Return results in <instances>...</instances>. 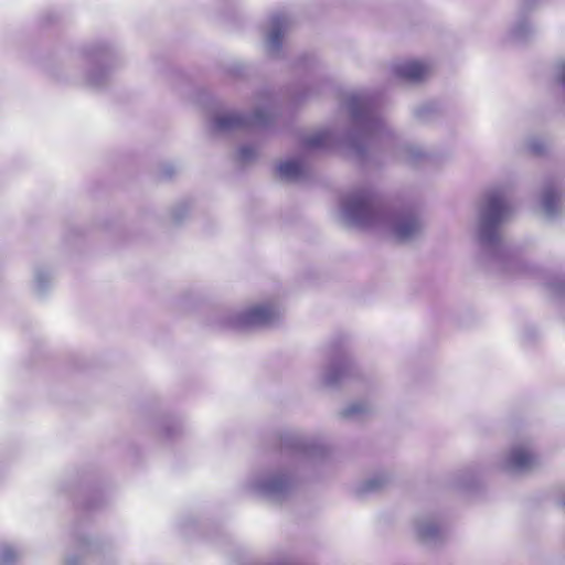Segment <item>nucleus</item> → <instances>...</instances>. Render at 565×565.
<instances>
[{"label":"nucleus","mask_w":565,"mask_h":565,"mask_svg":"<svg viewBox=\"0 0 565 565\" xmlns=\"http://www.w3.org/2000/svg\"><path fill=\"white\" fill-rule=\"evenodd\" d=\"M329 138V135L327 132H320L307 140V146L309 147H318L323 146Z\"/></svg>","instance_id":"nucleus-9"},{"label":"nucleus","mask_w":565,"mask_h":565,"mask_svg":"<svg viewBox=\"0 0 565 565\" xmlns=\"http://www.w3.org/2000/svg\"><path fill=\"white\" fill-rule=\"evenodd\" d=\"M396 73L401 78L418 82L426 77L429 67L418 61H408L396 67Z\"/></svg>","instance_id":"nucleus-4"},{"label":"nucleus","mask_w":565,"mask_h":565,"mask_svg":"<svg viewBox=\"0 0 565 565\" xmlns=\"http://www.w3.org/2000/svg\"><path fill=\"white\" fill-rule=\"evenodd\" d=\"M561 82L563 85H565V65L563 66L562 75H561Z\"/></svg>","instance_id":"nucleus-13"},{"label":"nucleus","mask_w":565,"mask_h":565,"mask_svg":"<svg viewBox=\"0 0 565 565\" xmlns=\"http://www.w3.org/2000/svg\"><path fill=\"white\" fill-rule=\"evenodd\" d=\"M419 231V224L413 216H404L399 218L395 225V235L399 241L411 238Z\"/></svg>","instance_id":"nucleus-6"},{"label":"nucleus","mask_w":565,"mask_h":565,"mask_svg":"<svg viewBox=\"0 0 565 565\" xmlns=\"http://www.w3.org/2000/svg\"><path fill=\"white\" fill-rule=\"evenodd\" d=\"M535 462L534 456L525 447H515L512 449L509 465L514 470H526Z\"/></svg>","instance_id":"nucleus-5"},{"label":"nucleus","mask_w":565,"mask_h":565,"mask_svg":"<svg viewBox=\"0 0 565 565\" xmlns=\"http://www.w3.org/2000/svg\"><path fill=\"white\" fill-rule=\"evenodd\" d=\"M244 125V118L237 114H226L217 118V126L222 129L235 128Z\"/></svg>","instance_id":"nucleus-8"},{"label":"nucleus","mask_w":565,"mask_h":565,"mask_svg":"<svg viewBox=\"0 0 565 565\" xmlns=\"http://www.w3.org/2000/svg\"><path fill=\"white\" fill-rule=\"evenodd\" d=\"M345 209L350 216L361 224H366L379 215L375 196L364 190L351 194L345 202Z\"/></svg>","instance_id":"nucleus-1"},{"label":"nucleus","mask_w":565,"mask_h":565,"mask_svg":"<svg viewBox=\"0 0 565 565\" xmlns=\"http://www.w3.org/2000/svg\"><path fill=\"white\" fill-rule=\"evenodd\" d=\"M544 206L547 212H552L554 207V196L551 194H546L544 199Z\"/></svg>","instance_id":"nucleus-11"},{"label":"nucleus","mask_w":565,"mask_h":565,"mask_svg":"<svg viewBox=\"0 0 565 565\" xmlns=\"http://www.w3.org/2000/svg\"><path fill=\"white\" fill-rule=\"evenodd\" d=\"M302 168L298 161H286L279 164L278 172L284 179H296L301 174Z\"/></svg>","instance_id":"nucleus-7"},{"label":"nucleus","mask_w":565,"mask_h":565,"mask_svg":"<svg viewBox=\"0 0 565 565\" xmlns=\"http://www.w3.org/2000/svg\"><path fill=\"white\" fill-rule=\"evenodd\" d=\"M275 311L270 306H256L247 310L241 318L243 326H264L273 321Z\"/></svg>","instance_id":"nucleus-3"},{"label":"nucleus","mask_w":565,"mask_h":565,"mask_svg":"<svg viewBox=\"0 0 565 565\" xmlns=\"http://www.w3.org/2000/svg\"><path fill=\"white\" fill-rule=\"evenodd\" d=\"M242 157L247 158V149H242Z\"/></svg>","instance_id":"nucleus-14"},{"label":"nucleus","mask_w":565,"mask_h":565,"mask_svg":"<svg viewBox=\"0 0 565 565\" xmlns=\"http://www.w3.org/2000/svg\"><path fill=\"white\" fill-rule=\"evenodd\" d=\"M509 209L501 193L494 192L488 196L484 215V226L491 227L499 224L508 214Z\"/></svg>","instance_id":"nucleus-2"},{"label":"nucleus","mask_w":565,"mask_h":565,"mask_svg":"<svg viewBox=\"0 0 565 565\" xmlns=\"http://www.w3.org/2000/svg\"><path fill=\"white\" fill-rule=\"evenodd\" d=\"M362 411V407L361 406H356V405H353L351 406L350 408H348L345 411V416H350V415H353L355 413H359Z\"/></svg>","instance_id":"nucleus-12"},{"label":"nucleus","mask_w":565,"mask_h":565,"mask_svg":"<svg viewBox=\"0 0 565 565\" xmlns=\"http://www.w3.org/2000/svg\"><path fill=\"white\" fill-rule=\"evenodd\" d=\"M282 33L279 29H275L271 31L269 35V41L273 46L279 47L281 44Z\"/></svg>","instance_id":"nucleus-10"}]
</instances>
